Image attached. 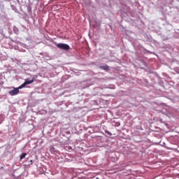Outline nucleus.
<instances>
[{"label":"nucleus","instance_id":"nucleus-5","mask_svg":"<svg viewBox=\"0 0 179 179\" xmlns=\"http://www.w3.org/2000/svg\"><path fill=\"white\" fill-rule=\"evenodd\" d=\"M101 69H103V71H108L110 69V67L108 65L101 66Z\"/></svg>","mask_w":179,"mask_h":179},{"label":"nucleus","instance_id":"nucleus-7","mask_svg":"<svg viewBox=\"0 0 179 179\" xmlns=\"http://www.w3.org/2000/svg\"><path fill=\"white\" fill-rule=\"evenodd\" d=\"M26 85H27L26 83H24L20 87H18V90H20V89H23V87H26Z\"/></svg>","mask_w":179,"mask_h":179},{"label":"nucleus","instance_id":"nucleus-8","mask_svg":"<svg viewBox=\"0 0 179 179\" xmlns=\"http://www.w3.org/2000/svg\"><path fill=\"white\" fill-rule=\"evenodd\" d=\"M106 134H107V135H109V136H111V135H113V134H111V132L108 131H105Z\"/></svg>","mask_w":179,"mask_h":179},{"label":"nucleus","instance_id":"nucleus-6","mask_svg":"<svg viewBox=\"0 0 179 179\" xmlns=\"http://www.w3.org/2000/svg\"><path fill=\"white\" fill-rule=\"evenodd\" d=\"M26 156H27V154L26 152L22 153L20 157V160H23V159H24Z\"/></svg>","mask_w":179,"mask_h":179},{"label":"nucleus","instance_id":"nucleus-3","mask_svg":"<svg viewBox=\"0 0 179 179\" xmlns=\"http://www.w3.org/2000/svg\"><path fill=\"white\" fill-rule=\"evenodd\" d=\"M19 88H14L13 90L9 91V94L10 96H16V94H19Z\"/></svg>","mask_w":179,"mask_h":179},{"label":"nucleus","instance_id":"nucleus-2","mask_svg":"<svg viewBox=\"0 0 179 179\" xmlns=\"http://www.w3.org/2000/svg\"><path fill=\"white\" fill-rule=\"evenodd\" d=\"M37 78V76H34L31 80L26 79L25 80V84L27 85H31V83H34L36 82V79Z\"/></svg>","mask_w":179,"mask_h":179},{"label":"nucleus","instance_id":"nucleus-4","mask_svg":"<svg viewBox=\"0 0 179 179\" xmlns=\"http://www.w3.org/2000/svg\"><path fill=\"white\" fill-rule=\"evenodd\" d=\"M50 153H56L57 151L55 150V148H54V146L51 145L50 147Z\"/></svg>","mask_w":179,"mask_h":179},{"label":"nucleus","instance_id":"nucleus-1","mask_svg":"<svg viewBox=\"0 0 179 179\" xmlns=\"http://www.w3.org/2000/svg\"><path fill=\"white\" fill-rule=\"evenodd\" d=\"M57 48L59 50H63L64 51H68L71 48L66 43H58L57 45Z\"/></svg>","mask_w":179,"mask_h":179}]
</instances>
